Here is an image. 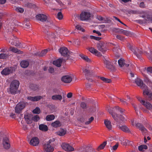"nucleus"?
I'll return each instance as SVG.
<instances>
[{
	"label": "nucleus",
	"mask_w": 152,
	"mask_h": 152,
	"mask_svg": "<svg viewBox=\"0 0 152 152\" xmlns=\"http://www.w3.org/2000/svg\"><path fill=\"white\" fill-rule=\"evenodd\" d=\"M140 14V16L144 18L143 20H137L138 22L140 24H145L147 23H152V10L149 11H141L139 12Z\"/></svg>",
	"instance_id": "obj_1"
},
{
	"label": "nucleus",
	"mask_w": 152,
	"mask_h": 152,
	"mask_svg": "<svg viewBox=\"0 0 152 152\" xmlns=\"http://www.w3.org/2000/svg\"><path fill=\"white\" fill-rule=\"evenodd\" d=\"M94 69V67L90 65L86 66L85 68H83L82 70L84 73L86 79L89 81L91 82L92 81L91 78L89 77H92L94 75V72L93 70Z\"/></svg>",
	"instance_id": "obj_2"
},
{
	"label": "nucleus",
	"mask_w": 152,
	"mask_h": 152,
	"mask_svg": "<svg viewBox=\"0 0 152 152\" xmlns=\"http://www.w3.org/2000/svg\"><path fill=\"white\" fill-rule=\"evenodd\" d=\"M20 84L19 82L16 80L12 81L10 86L9 90L8 91L9 94H15Z\"/></svg>",
	"instance_id": "obj_3"
},
{
	"label": "nucleus",
	"mask_w": 152,
	"mask_h": 152,
	"mask_svg": "<svg viewBox=\"0 0 152 152\" xmlns=\"http://www.w3.org/2000/svg\"><path fill=\"white\" fill-rule=\"evenodd\" d=\"M130 49L133 53L138 58H140V55L142 52L140 49L137 48L136 47L130 46L129 47Z\"/></svg>",
	"instance_id": "obj_4"
},
{
	"label": "nucleus",
	"mask_w": 152,
	"mask_h": 152,
	"mask_svg": "<svg viewBox=\"0 0 152 152\" xmlns=\"http://www.w3.org/2000/svg\"><path fill=\"white\" fill-rule=\"evenodd\" d=\"M52 142H53L52 140H50L48 142L44 145V149L46 151L52 152L53 151L54 148L50 144Z\"/></svg>",
	"instance_id": "obj_5"
},
{
	"label": "nucleus",
	"mask_w": 152,
	"mask_h": 152,
	"mask_svg": "<svg viewBox=\"0 0 152 152\" xmlns=\"http://www.w3.org/2000/svg\"><path fill=\"white\" fill-rule=\"evenodd\" d=\"M96 43L97 44V48L100 51L104 52L107 50L106 45L102 41H97Z\"/></svg>",
	"instance_id": "obj_6"
},
{
	"label": "nucleus",
	"mask_w": 152,
	"mask_h": 152,
	"mask_svg": "<svg viewBox=\"0 0 152 152\" xmlns=\"http://www.w3.org/2000/svg\"><path fill=\"white\" fill-rule=\"evenodd\" d=\"M141 89L143 90V94L146 95L148 96V100H152V94L150 93L148 87L146 85H143L141 87Z\"/></svg>",
	"instance_id": "obj_7"
},
{
	"label": "nucleus",
	"mask_w": 152,
	"mask_h": 152,
	"mask_svg": "<svg viewBox=\"0 0 152 152\" xmlns=\"http://www.w3.org/2000/svg\"><path fill=\"white\" fill-rule=\"evenodd\" d=\"M104 65L106 68L110 71H113L114 70V66L109 60L104 58Z\"/></svg>",
	"instance_id": "obj_8"
},
{
	"label": "nucleus",
	"mask_w": 152,
	"mask_h": 152,
	"mask_svg": "<svg viewBox=\"0 0 152 152\" xmlns=\"http://www.w3.org/2000/svg\"><path fill=\"white\" fill-rule=\"evenodd\" d=\"M26 104L24 102H21L18 103L15 108V112L19 113L25 107Z\"/></svg>",
	"instance_id": "obj_9"
},
{
	"label": "nucleus",
	"mask_w": 152,
	"mask_h": 152,
	"mask_svg": "<svg viewBox=\"0 0 152 152\" xmlns=\"http://www.w3.org/2000/svg\"><path fill=\"white\" fill-rule=\"evenodd\" d=\"M119 65L120 67L124 66V67H127L129 66L130 67H131L133 68V65L129 62L128 63L125 62L124 60L122 59H120L118 60V61Z\"/></svg>",
	"instance_id": "obj_10"
},
{
	"label": "nucleus",
	"mask_w": 152,
	"mask_h": 152,
	"mask_svg": "<svg viewBox=\"0 0 152 152\" xmlns=\"http://www.w3.org/2000/svg\"><path fill=\"white\" fill-rule=\"evenodd\" d=\"M91 16V14L88 12H82L80 15V20L82 21L88 20Z\"/></svg>",
	"instance_id": "obj_11"
},
{
	"label": "nucleus",
	"mask_w": 152,
	"mask_h": 152,
	"mask_svg": "<svg viewBox=\"0 0 152 152\" xmlns=\"http://www.w3.org/2000/svg\"><path fill=\"white\" fill-rule=\"evenodd\" d=\"M63 149L66 151H72L74 150V148L68 144L66 143H63L61 145Z\"/></svg>",
	"instance_id": "obj_12"
},
{
	"label": "nucleus",
	"mask_w": 152,
	"mask_h": 152,
	"mask_svg": "<svg viewBox=\"0 0 152 152\" xmlns=\"http://www.w3.org/2000/svg\"><path fill=\"white\" fill-rule=\"evenodd\" d=\"M36 18L38 20L42 22L46 21L47 19V16L45 15L42 14H39L37 15Z\"/></svg>",
	"instance_id": "obj_13"
},
{
	"label": "nucleus",
	"mask_w": 152,
	"mask_h": 152,
	"mask_svg": "<svg viewBox=\"0 0 152 152\" xmlns=\"http://www.w3.org/2000/svg\"><path fill=\"white\" fill-rule=\"evenodd\" d=\"M13 70L14 69L12 67H7L3 69L1 72V74L6 75L12 73Z\"/></svg>",
	"instance_id": "obj_14"
},
{
	"label": "nucleus",
	"mask_w": 152,
	"mask_h": 152,
	"mask_svg": "<svg viewBox=\"0 0 152 152\" xmlns=\"http://www.w3.org/2000/svg\"><path fill=\"white\" fill-rule=\"evenodd\" d=\"M113 110H115L116 111H118L121 113H123L125 110L124 109H122L117 106H116L114 108H109L108 110V111L110 114L112 115V113H114L113 112Z\"/></svg>",
	"instance_id": "obj_15"
},
{
	"label": "nucleus",
	"mask_w": 152,
	"mask_h": 152,
	"mask_svg": "<svg viewBox=\"0 0 152 152\" xmlns=\"http://www.w3.org/2000/svg\"><path fill=\"white\" fill-rule=\"evenodd\" d=\"M3 143L4 148L6 149H8L10 147L9 139L6 137H4Z\"/></svg>",
	"instance_id": "obj_16"
},
{
	"label": "nucleus",
	"mask_w": 152,
	"mask_h": 152,
	"mask_svg": "<svg viewBox=\"0 0 152 152\" xmlns=\"http://www.w3.org/2000/svg\"><path fill=\"white\" fill-rule=\"evenodd\" d=\"M59 52L61 55L64 56H67L69 54V52L68 49L64 47L60 48Z\"/></svg>",
	"instance_id": "obj_17"
},
{
	"label": "nucleus",
	"mask_w": 152,
	"mask_h": 152,
	"mask_svg": "<svg viewBox=\"0 0 152 152\" xmlns=\"http://www.w3.org/2000/svg\"><path fill=\"white\" fill-rule=\"evenodd\" d=\"M61 80L65 83H69L71 82L72 78L71 76L69 75H65L62 77Z\"/></svg>",
	"instance_id": "obj_18"
},
{
	"label": "nucleus",
	"mask_w": 152,
	"mask_h": 152,
	"mask_svg": "<svg viewBox=\"0 0 152 152\" xmlns=\"http://www.w3.org/2000/svg\"><path fill=\"white\" fill-rule=\"evenodd\" d=\"M39 143V139L37 137L33 138L30 141V144L31 145L36 146Z\"/></svg>",
	"instance_id": "obj_19"
},
{
	"label": "nucleus",
	"mask_w": 152,
	"mask_h": 152,
	"mask_svg": "<svg viewBox=\"0 0 152 152\" xmlns=\"http://www.w3.org/2000/svg\"><path fill=\"white\" fill-rule=\"evenodd\" d=\"M118 128L123 132L128 133H131V132L129 128L126 125L118 126Z\"/></svg>",
	"instance_id": "obj_20"
},
{
	"label": "nucleus",
	"mask_w": 152,
	"mask_h": 152,
	"mask_svg": "<svg viewBox=\"0 0 152 152\" xmlns=\"http://www.w3.org/2000/svg\"><path fill=\"white\" fill-rule=\"evenodd\" d=\"M141 103L148 110H151L152 109V105L149 102L141 100Z\"/></svg>",
	"instance_id": "obj_21"
},
{
	"label": "nucleus",
	"mask_w": 152,
	"mask_h": 152,
	"mask_svg": "<svg viewBox=\"0 0 152 152\" xmlns=\"http://www.w3.org/2000/svg\"><path fill=\"white\" fill-rule=\"evenodd\" d=\"M42 98V97L40 96H28L27 97L28 99L33 102H36Z\"/></svg>",
	"instance_id": "obj_22"
},
{
	"label": "nucleus",
	"mask_w": 152,
	"mask_h": 152,
	"mask_svg": "<svg viewBox=\"0 0 152 152\" xmlns=\"http://www.w3.org/2000/svg\"><path fill=\"white\" fill-rule=\"evenodd\" d=\"M45 32L47 36V37L48 38V39L50 40L51 41V39H55L56 37V35L53 33H52L50 32H48V31H47V32L45 31ZM52 41H53V39Z\"/></svg>",
	"instance_id": "obj_23"
},
{
	"label": "nucleus",
	"mask_w": 152,
	"mask_h": 152,
	"mask_svg": "<svg viewBox=\"0 0 152 152\" xmlns=\"http://www.w3.org/2000/svg\"><path fill=\"white\" fill-rule=\"evenodd\" d=\"M104 124L106 128L109 131L112 130L113 126L110 121L108 120H105L104 121Z\"/></svg>",
	"instance_id": "obj_24"
},
{
	"label": "nucleus",
	"mask_w": 152,
	"mask_h": 152,
	"mask_svg": "<svg viewBox=\"0 0 152 152\" xmlns=\"http://www.w3.org/2000/svg\"><path fill=\"white\" fill-rule=\"evenodd\" d=\"M15 23L12 21L9 23L8 25H7V28L8 31L11 32L12 31L14 28Z\"/></svg>",
	"instance_id": "obj_25"
},
{
	"label": "nucleus",
	"mask_w": 152,
	"mask_h": 152,
	"mask_svg": "<svg viewBox=\"0 0 152 152\" xmlns=\"http://www.w3.org/2000/svg\"><path fill=\"white\" fill-rule=\"evenodd\" d=\"M63 61L62 58H59L53 62V64L58 67H60L61 66V64Z\"/></svg>",
	"instance_id": "obj_26"
},
{
	"label": "nucleus",
	"mask_w": 152,
	"mask_h": 152,
	"mask_svg": "<svg viewBox=\"0 0 152 152\" xmlns=\"http://www.w3.org/2000/svg\"><path fill=\"white\" fill-rule=\"evenodd\" d=\"M134 82L138 86H140L141 88L142 86L143 85H145V84H143L142 80L138 77L135 79Z\"/></svg>",
	"instance_id": "obj_27"
},
{
	"label": "nucleus",
	"mask_w": 152,
	"mask_h": 152,
	"mask_svg": "<svg viewBox=\"0 0 152 152\" xmlns=\"http://www.w3.org/2000/svg\"><path fill=\"white\" fill-rule=\"evenodd\" d=\"M24 118L27 124H30L31 123L32 121V118H31L30 115L25 114Z\"/></svg>",
	"instance_id": "obj_28"
},
{
	"label": "nucleus",
	"mask_w": 152,
	"mask_h": 152,
	"mask_svg": "<svg viewBox=\"0 0 152 152\" xmlns=\"http://www.w3.org/2000/svg\"><path fill=\"white\" fill-rule=\"evenodd\" d=\"M11 44L12 45H14L15 46L18 47L19 48H25V46L24 45V46L20 42H15L14 41H12L11 42Z\"/></svg>",
	"instance_id": "obj_29"
},
{
	"label": "nucleus",
	"mask_w": 152,
	"mask_h": 152,
	"mask_svg": "<svg viewBox=\"0 0 152 152\" xmlns=\"http://www.w3.org/2000/svg\"><path fill=\"white\" fill-rule=\"evenodd\" d=\"M136 126L142 132L144 133L146 132L147 131V129L144 128L142 125L138 123L136 124Z\"/></svg>",
	"instance_id": "obj_30"
},
{
	"label": "nucleus",
	"mask_w": 152,
	"mask_h": 152,
	"mask_svg": "<svg viewBox=\"0 0 152 152\" xmlns=\"http://www.w3.org/2000/svg\"><path fill=\"white\" fill-rule=\"evenodd\" d=\"M48 50L47 49H45L41 52H37L35 53L34 54L37 56H43L46 54Z\"/></svg>",
	"instance_id": "obj_31"
},
{
	"label": "nucleus",
	"mask_w": 152,
	"mask_h": 152,
	"mask_svg": "<svg viewBox=\"0 0 152 152\" xmlns=\"http://www.w3.org/2000/svg\"><path fill=\"white\" fill-rule=\"evenodd\" d=\"M20 64L22 67L26 68L29 65V62L27 60H23L20 62Z\"/></svg>",
	"instance_id": "obj_32"
},
{
	"label": "nucleus",
	"mask_w": 152,
	"mask_h": 152,
	"mask_svg": "<svg viewBox=\"0 0 152 152\" xmlns=\"http://www.w3.org/2000/svg\"><path fill=\"white\" fill-rule=\"evenodd\" d=\"M110 46L113 48V51L115 53H118L119 50H120L119 46L118 45H115L113 44H112Z\"/></svg>",
	"instance_id": "obj_33"
},
{
	"label": "nucleus",
	"mask_w": 152,
	"mask_h": 152,
	"mask_svg": "<svg viewBox=\"0 0 152 152\" xmlns=\"http://www.w3.org/2000/svg\"><path fill=\"white\" fill-rule=\"evenodd\" d=\"M10 50L15 53L20 54L23 53V52L22 51L18 50L15 47H11L10 48Z\"/></svg>",
	"instance_id": "obj_34"
},
{
	"label": "nucleus",
	"mask_w": 152,
	"mask_h": 152,
	"mask_svg": "<svg viewBox=\"0 0 152 152\" xmlns=\"http://www.w3.org/2000/svg\"><path fill=\"white\" fill-rule=\"evenodd\" d=\"M39 128L40 130L47 131L48 130V127L47 126L44 124H41L39 126Z\"/></svg>",
	"instance_id": "obj_35"
},
{
	"label": "nucleus",
	"mask_w": 152,
	"mask_h": 152,
	"mask_svg": "<svg viewBox=\"0 0 152 152\" xmlns=\"http://www.w3.org/2000/svg\"><path fill=\"white\" fill-rule=\"evenodd\" d=\"M55 116L54 115L51 114L48 115L46 117V120L47 121H50L54 119Z\"/></svg>",
	"instance_id": "obj_36"
},
{
	"label": "nucleus",
	"mask_w": 152,
	"mask_h": 152,
	"mask_svg": "<svg viewBox=\"0 0 152 152\" xmlns=\"http://www.w3.org/2000/svg\"><path fill=\"white\" fill-rule=\"evenodd\" d=\"M80 56L86 62H91V60L86 56L82 54L80 55Z\"/></svg>",
	"instance_id": "obj_37"
},
{
	"label": "nucleus",
	"mask_w": 152,
	"mask_h": 152,
	"mask_svg": "<svg viewBox=\"0 0 152 152\" xmlns=\"http://www.w3.org/2000/svg\"><path fill=\"white\" fill-rule=\"evenodd\" d=\"M52 98L54 100H61L62 99V96L61 95H54L52 96Z\"/></svg>",
	"instance_id": "obj_38"
},
{
	"label": "nucleus",
	"mask_w": 152,
	"mask_h": 152,
	"mask_svg": "<svg viewBox=\"0 0 152 152\" xmlns=\"http://www.w3.org/2000/svg\"><path fill=\"white\" fill-rule=\"evenodd\" d=\"M107 144V141H104L97 148V150L99 151L100 150L103 149L105 146Z\"/></svg>",
	"instance_id": "obj_39"
},
{
	"label": "nucleus",
	"mask_w": 152,
	"mask_h": 152,
	"mask_svg": "<svg viewBox=\"0 0 152 152\" xmlns=\"http://www.w3.org/2000/svg\"><path fill=\"white\" fill-rule=\"evenodd\" d=\"M51 126L55 127H59L60 125V123L59 121H55L53 123H52L51 124Z\"/></svg>",
	"instance_id": "obj_40"
},
{
	"label": "nucleus",
	"mask_w": 152,
	"mask_h": 152,
	"mask_svg": "<svg viewBox=\"0 0 152 152\" xmlns=\"http://www.w3.org/2000/svg\"><path fill=\"white\" fill-rule=\"evenodd\" d=\"M78 151L79 152H95L94 150H92V149H90L89 152L87 151H86V149L84 147L81 148H80Z\"/></svg>",
	"instance_id": "obj_41"
},
{
	"label": "nucleus",
	"mask_w": 152,
	"mask_h": 152,
	"mask_svg": "<svg viewBox=\"0 0 152 152\" xmlns=\"http://www.w3.org/2000/svg\"><path fill=\"white\" fill-rule=\"evenodd\" d=\"M66 133V131L63 129H61L60 130L57 132L58 135L60 136H63Z\"/></svg>",
	"instance_id": "obj_42"
},
{
	"label": "nucleus",
	"mask_w": 152,
	"mask_h": 152,
	"mask_svg": "<svg viewBox=\"0 0 152 152\" xmlns=\"http://www.w3.org/2000/svg\"><path fill=\"white\" fill-rule=\"evenodd\" d=\"M9 55L8 54L4 53L0 54V59H5L8 58Z\"/></svg>",
	"instance_id": "obj_43"
},
{
	"label": "nucleus",
	"mask_w": 152,
	"mask_h": 152,
	"mask_svg": "<svg viewBox=\"0 0 152 152\" xmlns=\"http://www.w3.org/2000/svg\"><path fill=\"white\" fill-rule=\"evenodd\" d=\"M113 119L118 123V116L117 114L114 113L111 115Z\"/></svg>",
	"instance_id": "obj_44"
},
{
	"label": "nucleus",
	"mask_w": 152,
	"mask_h": 152,
	"mask_svg": "<svg viewBox=\"0 0 152 152\" xmlns=\"http://www.w3.org/2000/svg\"><path fill=\"white\" fill-rule=\"evenodd\" d=\"M111 21L110 18L107 17H105L103 18V23H109Z\"/></svg>",
	"instance_id": "obj_45"
},
{
	"label": "nucleus",
	"mask_w": 152,
	"mask_h": 152,
	"mask_svg": "<svg viewBox=\"0 0 152 152\" xmlns=\"http://www.w3.org/2000/svg\"><path fill=\"white\" fill-rule=\"evenodd\" d=\"M25 6V7H28L29 8H31L34 7V5L32 3L27 2L26 3Z\"/></svg>",
	"instance_id": "obj_46"
},
{
	"label": "nucleus",
	"mask_w": 152,
	"mask_h": 152,
	"mask_svg": "<svg viewBox=\"0 0 152 152\" xmlns=\"http://www.w3.org/2000/svg\"><path fill=\"white\" fill-rule=\"evenodd\" d=\"M100 79L102 80L106 83H110L111 81L110 79H107L103 77H100Z\"/></svg>",
	"instance_id": "obj_47"
},
{
	"label": "nucleus",
	"mask_w": 152,
	"mask_h": 152,
	"mask_svg": "<svg viewBox=\"0 0 152 152\" xmlns=\"http://www.w3.org/2000/svg\"><path fill=\"white\" fill-rule=\"evenodd\" d=\"M33 113L39 114L40 112V109L38 107H37L32 111Z\"/></svg>",
	"instance_id": "obj_48"
},
{
	"label": "nucleus",
	"mask_w": 152,
	"mask_h": 152,
	"mask_svg": "<svg viewBox=\"0 0 152 152\" xmlns=\"http://www.w3.org/2000/svg\"><path fill=\"white\" fill-rule=\"evenodd\" d=\"M91 53L95 54V49L94 48L92 47H88L87 48Z\"/></svg>",
	"instance_id": "obj_49"
},
{
	"label": "nucleus",
	"mask_w": 152,
	"mask_h": 152,
	"mask_svg": "<svg viewBox=\"0 0 152 152\" xmlns=\"http://www.w3.org/2000/svg\"><path fill=\"white\" fill-rule=\"evenodd\" d=\"M15 10L16 11L20 12V13H22L24 11L23 9L18 7H16L15 9Z\"/></svg>",
	"instance_id": "obj_50"
},
{
	"label": "nucleus",
	"mask_w": 152,
	"mask_h": 152,
	"mask_svg": "<svg viewBox=\"0 0 152 152\" xmlns=\"http://www.w3.org/2000/svg\"><path fill=\"white\" fill-rule=\"evenodd\" d=\"M75 28L81 31L82 32L84 31V29L82 28L80 25H77L76 26Z\"/></svg>",
	"instance_id": "obj_51"
},
{
	"label": "nucleus",
	"mask_w": 152,
	"mask_h": 152,
	"mask_svg": "<svg viewBox=\"0 0 152 152\" xmlns=\"http://www.w3.org/2000/svg\"><path fill=\"white\" fill-rule=\"evenodd\" d=\"M63 18V16L62 14V13L61 12H59L58 13L57 15V18L59 20H61Z\"/></svg>",
	"instance_id": "obj_52"
},
{
	"label": "nucleus",
	"mask_w": 152,
	"mask_h": 152,
	"mask_svg": "<svg viewBox=\"0 0 152 152\" xmlns=\"http://www.w3.org/2000/svg\"><path fill=\"white\" fill-rule=\"evenodd\" d=\"M39 119V115H36L32 117V120L34 121L37 122Z\"/></svg>",
	"instance_id": "obj_53"
},
{
	"label": "nucleus",
	"mask_w": 152,
	"mask_h": 152,
	"mask_svg": "<svg viewBox=\"0 0 152 152\" xmlns=\"http://www.w3.org/2000/svg\"><path fill=\"white\" fill-rule=\"evenodd\" d=\"M103 18L100 15H98L96 16V18L101 22L103 23Z\"/></svg>",
	"instance_id": "obj_54"
},
{
	"label": "nucleus",
	"mask_w": 152,
	"mask_h": 152,
	"mask_svg": "<svg viewBox=\"0 0 152 152\" xmlns=\"http://www.w3.org/2000/svg\"><path fill=\"white\" fill-rule=\"evenodd\" d=\"M94 118L93 117H91L89 119L88 121L85 122V124L88 125L91 123V122L94 120Z\"/></svg>",
	"instance_id": "obj_55"
},
{
	"label": "nucleus",
	"mask_w": 152,
	"mask_h": 152,
	"mask_svg": "<svg viewBox=\"0 0 152 152\" xmlns=\"http://www.w3.org/2000/svg\"><path fill=\"white\" fill-rule=\"evenodd\" d=\"M31 88L34 91L37 90L38 89V87L37 85H32L31 86Z\"/></svg>",
	"instance_id": "obj_56"
},
{
	"label": "nucleus",
	"mask_w": 152,
	"mask_h": 152,
	"mask_svg": "<svg viewBox=\"0 0 152 152\" xmlns=\"http://www.w3.org/2000/svg\"><path fill=\"white\" fill-rule=\"evenodd\" d=\"M48 24L50 27H52L53 26L54 23L53 21L51 20H47Z\"/></svg>",
	"instance_id": "obj_57"
},
{
	"label": "nucleus",
	"mask_w": 152,
	"mask_h": 152,
	"mask_svg": "<svg viewBox=\"0 0 152 152\" xmlns=\"http://www.w3.org/2000/svg\"><path fill=\"white\" fill-rule=\"evenodd\" d=\"M123 34L127 36H130L131 34V33L130 32L124 30L123 32Z\"/></svg>",
	"instance_id": "obj_58"
},
{
	"label": "nucleus",
	"mask_w": 152,
	"mask_h": 152,
	"mask_svg": "<svg viewBox=\"0 0 152 152\" xmlns=\"http://www.w3.org/2000/svg\"><path fill=\"white\" fill-rule=\"evenodd\" d=\"M129 143V141L127 140H124L122 142V144L124 145H126Z\"/></svg>",
	"instance_id": "obj_59"
},
{
	"label": "nucleus",
	"mask_w": 152,
	"mask_h": 152,
	"mask_svg": "<svg viewBox=\"0 0 152 152\" xmlns=\"http://www.w3.org/2000/svg\"><path fill=\"white\" fill-rule=\"evenodd\" d=\"M116 38L121 40H123L124 39V37L120 35H117Z\"/></svg>",
	"instance_id": "obj_60"
},
{
	"label": "nucleus",
	"mask_w": 152,
	"mask_h": 152,
	"mask_svg": "<svg viewBox=\"0 0 152 152\" xmlns=\"http://www.w3.org/2000/svg\"><path fill=\"white\" fill-rule=\"evenodd\" d=\"M147 71L148 73H152V67H149L147 68Z\"/></svg>",
	"instance_id": "obj_61"
},
{
	"label": "nucleus",
	"mask_w": 152,
	"mask_h": 152,
	"mask_svg": "<svg viewBox=\"0 0 152 152\" xmlns=\"http://www.w3.org/2000/svg\"><path fill=\"white\" fill-rule=\"evenodd\" d=\"M80 106L82 108H86V104L85 102H82L81 103Z\"/></svg>",
	"instance_id": "obj_62"
},
{
	"label": "nucleus",
	"mask_w": 152,
	"mask_h": 152,
	"mask_svg": "<svg viewBox=\"0 0 152 152\" xmlns=\"http://www.w3.org/2000/svg\"><path fill=\"white\" fill-rule=\"evenodd\" d=\"M119 119L122 121H124L126 120L124 117L122 115H121L119 117H118V119Z\"/></svg>",
	"instance_id": "obj_63"
},
{
	"label": "nucleus",
	"mask_w": 152,
	"mask_h": 152,
	"mask_svg": "<svg viewBox=\"0 0 152 152\" xmlns=\"http://www.w3.org/2000/svg\"><path fill=\"white\" fill-rule=\"evenodd\" d=\"M56 31L57 32H62V28H60L59 27H56Z\"/></svg>",
	"instance_id": "obj_64"
}]
</instances>
